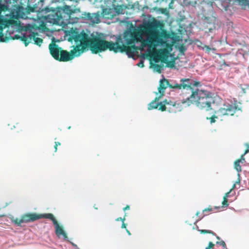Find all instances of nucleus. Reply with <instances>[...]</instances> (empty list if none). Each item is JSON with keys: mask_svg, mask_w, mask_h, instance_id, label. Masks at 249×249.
I'll return each instance as SVG.
<instances>
[{"mask_svg": "<svg viewBox=\"0 0 249 249\" xmlns=\"http://www.w3.org/2000/svg\"><path fill=\"white\" fill-rule=\"evenodd\" d=\"M143 33L147 35L146 39H142L141 47L140 50L143 51L144 48L147 47V52L149 55L156 51V48L159 45H163L165 43L162 38H169V34L165 30L161 33L155 29V26L152 23H148L142 27Z\"/></svg>", "mask_w": 249, "mask_h": 249, "instance_id": "f257e3e1", "label": "nucleus"}, {"mask_svg": "<svg viewBox=\"0 0 249 249\" xmlns=\"http://www.w3.org/2000/svg\"><path fill=\"white\" fill-rule=\"evenodd\" d=\"M188 86L186 87L184 91L182 92V95L185 99H183L182 104H186L190 106L191 104H195L197 107L205 109L208 111L211 109V104L213 101L211 93L205 90H196L193 91L189 86L190 85L188 83Z\"/></svg>", "mask_w": 249, "mask_h": 249, "instance_id": "f03ea898", "label": "nucleus"}, {"mask_svg": "<svg viewBox=\"0 0 249 249\" xmlns=\"http://www.w3.org/2000/svg\"><path fill=\"white\" fill-rule=\"evenodd\" d=\"M4 2L3 4L0 3V41L4 40L3 29L10 25H17V20L19 17L18 11H15L19 7H12V3H7Z\"/></svg>", "mask_w": 249, "mask_h": 249, "instance_id": "7ed1b4c3", "label": "nucleus"}, {"mask_svg": "<svg viewBox=\"0 0 249 249\" xmlns=\"http://www.w3.org/2000/svg\"><path fill=\"white\" fill-rule=\"evenodd\" d=\"M41 218L50 219L55 226V232L56 235L58 237L62 235L65 239L68 238L67 234L64 231L63 227L59 225L53 214L51 213L44 214L27 213L22 215L20 218H12V221L16 225L21 226L22 223L34 222Z\"/></svg>", "mask_w": 249, "mask_h": 249, "instance_id": "20e7f679", "label": "nucleus"}, {"mask_svg": "<svg viewBox=\"0 0 249 249\" xmlns=\"http://www.w3.org/2000/svg\"><path fill=\"white\" fill-rule=\"evenodd\" d=\"M115 45V42L107 41L100 36H95L89 38L88 47L92 53L97 54L107 50L114 52Z\"/></svg>", "mask_w": 249, "mask_h": 249, "instance_id": "39448f33", "label": "nucleus"}, {"mask_svg": "<svg viewBox=\"0 0 249 249\" xmlns=\"http://www.w3.org/2000/svg\"><path fill=\"white\" fill-rule=\"evenodd\" d=\"M238 111H242V107L240 103L234 100L231 103L224 104L221 107L214 111L212 117H207L206 119L210 120V123L213 124L215 122V119H217L218 117L224 115L233 116Z\"/></svg>", "mask_w": 249, "mask_h": 249, "instance_id": "423d86ee", "label": "nucleus"}, {"mask_svg": "<svg viewBox=\"0 0 249 249\" xmlns=\"http://www.w3.org/2000/svg\"><path fill=\"white\" fill-rule=\"evenodd\" d=\"M189 82L188 80H180V83L173 82L170 83L168 80L163 78L160 81L159 87H158V93L160 96H163L164 94L165 89L169 87L170 89L181 90L182 92L184 91L186 87H187Z\"/></svg>", "mask_w": 249, "mask_h": 249, "instance_id": "0eeeda50", "label": "nucleus"}, {"mask_svg": "<svg viewBox=\"0 0 249 249\" xmlns=\"http://www.w3.org/2000/svg\"><path fill=\"white\" fill-rule=\"evenodd\" d=\"M74 10L71 9V7L68 5L64 6L63 8H58L56 12L52 15V19L53 20V23L59 25L64 22V18H66V20H69L71 18V16L74 13Z\"/></svg>", "mask_w": 249, "mask_h": 249, "instance_id": "6e6552de", "label": "nucleus"}, {"mask_svg": "<svg viewBox=\"0 0 249 249\" xmlns=\"http://www.w3.org/2000/svg\"><path fill=\"white\" fill-rule=\"evenodd\" d=\"M89 38L88 34L85 33L78 34L73 37L76 44L75 46H73V48L78 52V54L82 53L88 48Z\"/></svg>", "mask_w": 249, "mask_h": 249, "instance_id": "1a4fd4ad", "label": "nucleus"}, {"mask_svg": "<svg viewBox=\"0 0 249 249\" xmlns=\"http://www.w3.org/2000/svg\"><path fill=\"white\" fill-rule=\"evenodd\" d=\"M158 109L161 111L167 110L170 113H176L181 110V107L179 104H176L170 100L165 99L160 102V106Z\"/></svg>", "mask_w": 249, "mask_h": 249, "instance_id": "9d476101", "label": "nucleus"}, {"mask_svg": "<svg viewBox=\"0 0 249 249\" xmlns=\"http://www.w3.org/2000/svg\"><path fill=\"white\" fill-rule=\"evenodd\" d=\"M115 46L114 53H118L119 52L121 53H126L129 56L133 55L134 53L137 50H140V48L141 47H139V48L136 46L135 45H132L131 46H128L125 45H120L119 44V42L117 41L115 42Z\"/></svg>", "mask_w": 249, "mask_h": 249, "instance_id": "9b49d317", "label": "nucleus"}, {"mask_svg": "<svg viewBox=\"0 0 249 249\" xmlns=\"http://www.w3.org/2000/svg\"><path fill=\"white\" fill-rule=\"evenodd\" d=\"M78 52L74 48L70 52L66 50H61L58 59L59 61L67 62L72 60L75 56H79Z\"/></svg>", "mask_w": 249, "mask_h": 249, "instance_id": "f8f14e48", "label": "nucleus"}, {"mask_svg": "<svg viewBox=\"0 0 249 249\" xmlns=\"http://www.w3.org/2000/svg\"><path fill=\"white\" fill-rule=\"evenodd\" d=\"M50 53L52 56L56 60L58 59L60 52L62 50L58 45L55 43H51L49 46Z\"/></svg>", "mask_w": 249, "mask_h": 249, "instance_id": "ddd939ff", "label": "nucleus"}, {"mask_svg": "<svg viewBox=\"0 0 249 249\" xmlns=\"http://www.w3.org/2000/svg\"><path fill=\"white\" fill-rule=\"evenodd\" d=\"M168 58V52L165 50H160L158 53L156 54L154 58V60L156 62H158L161 60L162 62H165Z\"/></svg>", "mask_w": 249, "mask_h": 249, "instance_id": "4468645a", "label": "nucleus"}, {"mask_svg": "<svg viewBox=\"0 0 249 249\" xmlns=\"http://www.w3.org/2000/svg\"><path fill=\"white\" fill-rule=\"evenodd\" d=\"M215 18L213 16L211 17H205L204 19V24L209 31H211L215 28Z\"/></svg>", "mask_w": 249, "mask_h": 249, "instance_id": "2eb2a0df", "label": "nucleus"}, {"mask_svg": "<svg viewBox=\"0 0 249 249\" xmlns=\"http://www.w3.org/2000/svg\"><path fill=\"white\" fill-rule=\"evenodd\" d=\"M101 14L102 17L107 19H111L116 16L114 10L110 8H104Z\"/></svg>", "mask_w": 249, "mask_h": 249, "instance_id": "dca6fc26", "label": "nucleus"}, {"mask_svg": "<svg viewBox=\"0 0 249 249\" xmlns=\"http://www.w3.org/2000/svg\"><path fill=\"white\" fill-rule=\"evenodd\" d=\"M84 18L90 20L93 23H98L100 22L99 15L98 14L86 13L84 14Z\"/></svg>", "mask_w": 249, "mask_h": 249, "instance_id": "f3484780", "label": "nucleus"}, {"mask_svg": "<svg viewBox=\"0 0 249 249\" xmlns=\"http://www.w3.org/2000/svg\"><path fill=\"white\" fill-rule=\"evenodd\" d=\"M161 97L162 96L160 95L158 97H155V99L148 104V109L151 110L159 108L158 107H159L160 106V102L158 103L157 102L159 101Z\"/></svg>", "mask_w": 249, "mask_h": 249, "instance_id": "a211bd4d", "label": "nucleus"}, {"mask_svg": "<svg viewBox=\"0 0 249 249\" xmlns=\"http://www.w3.org/2000/svg\"><path fill=\"white\" fill-rule=\"evenodd\" d=\"M38 33L36 32H31L30 34V39L34 41V43L40 46L43 42V39L41 38L36 37V36H38Z\"/></svg>", "mask_w": 249, "mask_h": 249, "instance_id": "6ab92c4d", "label": "nucleus"}, {"mask_svg": "<svg viewBox=\"0 0 249 249\" xmlns=\"http://www.w3.org/2000/svg\"><path fill=\"white\" fill-rule=\"evenodd\" d=\"M188 80L189 82H188L189 85H190V86H189V88L192 90L196 91V90H199L198 89H194V87H198V86H200V83L199 81H195L194 83L192 82L191 80L189 78H182L180 80Z\"/></svg>", "mask_w": 249, "mask_h": 249, "instance_id": "aec40b11", "label": "nucleus"}, {"mask_svg": "<svg viewBox=\"0 0 249 249\" xmlns=\"http://www.w3.org/2000/svg\"><path fill=\"white\" fill-rule=\"evenodd\" d=\"M30 38V34L29 35H23L21 36L20 40L23 41L25 46H27L29 43L31 41V39Z\"/></svg>", "mask_w": 249, "mask_h": 249, "instance_id": "412c9836", "label": "nucleus"}, {"mask_svg": "<svg viewBox=\"0 0 249 249\" xmlns=\"http://www.w3.org/2000/svg\"><path fill=\"white\" fill-rule=\"evenodd\" d=\"M136 40L137 36L135 34L132 33L131 34V38L126 39V43L128 45H132Z\"/></svg>", "mask_w": 249, "mask_h": 249, "instance_id": "4be33fe9", "label": "nucleus"}, {"mask_svg": "<svg viewBox=\"0 0 249 249\" xmlns=\"http://www.w3.org/2000/svg\"><path fill=\"white\" fill-rule=\"evenodd\" d=\"M201 49L208 53H209L211 51H213V52L216 51L215 48H211L209 46L206 45H204L203 46L201 47Z\"/></svg>", "mask_w": 249, "mask_h": 249, "instance_id": "5701e85b", "label": "nucleus"}, {"mask_svg": "<svg viewBox=\"0 0 249 249\" xmlns=\"http://www.w3.org/2000/svg\"><path fill=\"white\" fill-rule=\"evenodd\" d=\"M240 162H241L240 160H237L234 162V168L238 172H241L242 170L241 166L240 165Z\"/></svg>", "mask_w": 249, "mask_h": 249, "instance_id": "b1692460", "label": "nucleus"}, {"mask_svg": "<svg viewBox=\"0 0 249 249\" xmlns=\"http://www.w3.org/2000/svg\"><path fill=\"white\" fill-rule=\"evenodd\" d=\"M18 0H5V1L7 3H12V4L11 5V7H19V6L18 4Z\"/></svg>", "mask_w": 249, "mask_h": 249, "instance_id": "393cba45", "label": "nucleus"}, {"mask_svg": "<svg viewBox=\"0 0 249 249\" xmlns=\"http://www.w3.org/2000/svg\"><path fill=\"white\" fill-rule=\"evenodd\" d=\"M166 63V66L167 67L173 68L175 66V60H172L170 61H168L167 60L165 62Z\"/></svg>", "mask_w": 249, "mask_h": 249, "instance_id": "a878e982", "label": "nucleus"}, {"mask_svg": "<svg viewBox=\"0 0 249 249\" xmlns=\"http://www.w3.org/2000/svg\"><path fill=\"white\" fill-rule=\"evenodd\" d=\"M199 231H200V232L201 233H202V234L210 233V234H213V235H216V234L214 232H213V231H212L211 230H199Z\"/></svg>", "mask_w": 249, "mask_h": 249, "instance_id": "bb28decb", "label": "nucleus"}, {"mask_svg": "<svg viewBox=\"0 0 249 249\" xmlns=\"http://www.w3.org/2000/svg\"><path fill=\"white\" fill-rule=\"evenodd\" d=\"M239 4L243 6H249V0H238Z\"/></svg>", "mask_w": 249, "mask_h": 249, "instance_id": "cd10ccee", "label": "nucleus"}, {"mask_svg": "<svg viewBox=\"0 0 249 249\" xmlns=\"http://www.w3.org/2000/svg\"><path fill=\"white\" fill-rule=\"evenodd\" d=\"M154 67L156 69V71L159 73L161 72V69L162 66L159 64H155L154 65Z\"/></svg>", "mask_w": 249, "mask_h": 249, "instance_id": "c85d7f7f", "label": "nucleus"}, {"mask_svg": "<svg viewBox=\"0 0 249 249\" xmlns=\"http://www.w3.org/2000/svg\"><path fill=\"white\" fill-rule=\"evenodd\" d=\"M216 244H219V245L222 246L224 249H227L226 245L224 241L222 240L221 241H217L216 242Z\"/></svg>", "mask_w": 249, "mask_h": 249, "instance_id": "c756f323", "label": "nucleus"}, {"mask_svg": "<svg viewBox=\"0 0 249 249\" xmlns=\"http://www.w3.org/2000/svg\"><path fill=\"white\" fill-rule=\"evenodd\" d=\"M113 9L114 10L115 14H117V15H119L122 13V9L120 7H117Z\"/></svg>", "mask_w": 249, "mask_h": 249, "instance_id": "7c9ffc66", "label": "nucleus"}, {"mask_svg": "<svg viewBox=\"0 0 249 249\" xmlns=\"http://www.w3.org/2000/svg\"><path fill=\"white\" fill-rule=\"evenodd\" d=\"M222 204L223 207L228 206V199L225 197H223V200L222 202Z\"/></svg>", "mask_w": 249, "mask_h": 249, "instance_id": "2f4dec72", "label": "nucleus"}, {"mask_svg": "<svg viewBox=\"0 0 249 249\" xmlns=\"http://www.w3.org/2000/svg\"><path fill=\"white\" fill-rule=\"evenodd\" d=\"M237 183L238 184L240 183V179H238V181H236L235 182V183L232 185V188L230 189V190H231V192L235 188L236 184H237Z\"/></svg>", "mask_w": 249, "mask_h": 249, "instance_id": "473e14b6", "label": "nucleus"}, {"mask_svg": "<svg viewBox=\"0 0 249 249\" xmlns=\"http://www.w3.org/2000/svg\"><path fill=\"white\" fill-rule=\"evenodd\" d=\"M124 216H125V215ZM124 220H125V216H124V218L118 217L116 219V221H121L122 222H123V221H124Z\"/></svg>", "mask_w": 249, "mask_h": 249, "instance_id": "72a5a7b5", "label": "nucleus"}, {"mask_svg": "<svg viewBox=\"0 0 249 249\" xmlns=\"http://www.w3.org/2000/svg\"><path fill=\"white\" fill-rule=\"evenodd\" d=\"M137 65L141 68L143 67L144 66L143 61L141 60L137 64Z\"/></svg>", "mask_w": 249, "mask_h": 249, "instance_id": "f704fd0d", "label": "nucleus"}, {"mask_svg": "<svg viewBox=\"0 0 249 249\" xmlns=\"http://www.w3.org/2000/svg\"><path fill=\"white\" fill-rule=\"evenodd\" d=\"M214 246V244L213 243H212V242H209L208 243V246L207 247L212 249V248H213Z\"/></svg>", "mask_w": 249, "mask_h": 249, "instance_id": "c9c22d12", "label": "nucleus"}, {"mask_svg": "<svg viewBox=\"0 0 249 249\" xmlns=\"http://www.w3.org/2000/svg\"><path fill=\"white\" fill-rule=\"evenodd\" d=\"M20 37H21V36H20L18 35H16L14 36L13 37V38L14 39H20Z\"/></svg>", "mask_w": 249, "mask_h": 249, "instance_id": "e433bc0d", "label": "nucleus"}, {"mask_svg": "<svg viewBox=\"0 0 249 249\" xmlns=\"http://www.w3.org/2000/svg\"><path fill=\"white\" fill-rule=\"evenodd\" d=\"M231 192V190H230L228 192L226 193L223 197L227 198L229 196V194Z\"/></svg>", "mask_w": 249, "mask_h": 249, "instance_id": "4c0bfd02", "label": "nucleus"}, {"mask_svg": "<svg viewBox=\"0 0 249 249\" xmlns=\"http://www.w3.org/2000/svg\"><path fill=\"white\" fill-rule=\"evenodd\" d=\"M121 228L122 229H126V224L124 223V221L122 222Z\"/></svg>", "mask_w": 249, "mask_h": 249, "instance_id": "58836bf2", "label": "nucleus"}, {"mask_svg": "<svg viewBox=\"0 0 249 249\" xmlns=\"http://www.w3.org/2000/svg\"><path fill=\"white\" fill-rule=\"evenodd\" d=\"M244 155L242 154L241 155L240 158L239 159V160H241V163H243V161L245 160V158H244Z\"/></svg>", "mask_w": 249, "mask_h": 249, "instance_id": "ea45409f", "label": "nucleus"}, {"mask_svg": "<svg viewBox=\"0 0 249 249\" xmlns=\"http://www.w3.org/2000/svg\"><path fill=\"white\" fill-rule=\"evenodd\" d=\"M212 210V208H207L205 209L203 211V212H207V211H211Z\"/></svg>", "mask_w": 249, "mask_h": 249, "instance_id": "a19ab883", "label": "nucleus"}, {"mask_svg": "<svg viewBox=\"0 0 249 249\" xmlns=\"http://www.w3.org/2000/svg\"><path fill=\"white\" fill-rule=\"evenodd\" d=\"M129 209H130V207H129V205H126L125 207H124V208H123V210H124V211H126V210H129Z\"/></svg>", "mask_w": 249, "mask_h": 249, "instance_id": "79ce46f5", "label": "nucleus"}, {"mask_svg": "<svg viewBox=\"0 0 249 249\" xmlns=\"http://www.w3.org/2000/svg\"><path fill=\"white\" fill-rule=\"evenodd\" d=\"M249 151V149L248 148L247 149H246L244 152V153L243 154L244 155H246L248 152Z\"/></svg>", "mask_w": 249, "mask_h": 249, "instance_id": "37998d69", "label": "nucleus"}, {"mask_svg": "<svg viewBox=\"0 0 249 249\" xmlns=\"http://www.w3.org/2000/svg\"><path fill=\"white\" fill-rule=\"evenodd\" d=\"M71 245L75 248H77V246L76 244H74L73 243H71Z\"/></svg>", "mask_w": 249, "mask_h": 249, "instance_id": "c03bdc74", "label": "nucleus"}, {"mask_svg": "<svg viewBox=\"0 0 249 249\" xmlns=\"http://www.w3.org/2000/svg\"><path fill=\"white\" fill-rule=\"evenodd\" d=\"M57 145H54V149H55L54 150V152H56L57 149Z\"/></svg>", "mask_w": 249, "mask_h": 249, "instance_id": "a18cd8bd", "label": "nucleus"}, {"mask_svg": "<svg viewBox=\"0 0 249 249\" xmlns=\"http://www.w3.org/2000/svg\"><path fill=\"white\" fill-rule=\"evenodd\" d=\"M61 144L59 142H55V145H57L58 146V145H60Z\"/></svg>", "mask_w": 249, "mask_h": 249, "instance_id": "49530a36", "label": "nucleus"}, {"mask_svg": "<svg viewBox=\"0 0 249 249\" xmlns=\"http://www.w3.org/2000/svg\"><path fill=\"white\" fill-rule=\"evenodd\" d=\"M126 231L128 235H131V233L129 231H128L127 229H126Z\"/></svg>", "mask_w": 249, "mask_h": 249, "instance_id": "de8ad7c7", "label": "nucleus"}, {"mask_svg": "<svg viewBox=\"0 0 249 249\" xmlns=\"http://www.w3.org/2000/svg\"><path fill=\"white\" fill-rule=\"evenodd\" d=\"M216 238H217V239H218V240H219V239H220V237H219V236H216Z\"/></svg>", "mask_w": 249, "mask_h": 249, "instance_id": "09e8293b", "label": "nucleus"}, {"mask_svg": "<svg viewBox=\"0 0 249 249\" xmlns=\"http://www.w3.org/2000/svg\"><path fill=\"white\" fill-rule=\"evenodd\" d=\"M211 249V248H209V247H207L206 248V249Z\"/></svg>", "mask_w": 249, "mask_h": 249, "instance_id": "8fccbe9b", "label": "nucleus"}, {"mask_svg": "<svg viewBox=\"0 0 249 249\" xmlns=\"http://www.w3.org/2000/svg\"><path fill=\"white\" fill-rule=\"evenodd\" d=\"M94 209H96V210L98 209V208H97L96 207H95V206H94Z\"/></svg>", "mask_w": 249, "mask_h": 249, "instance_id": "3c124183", "label": "nucleus"}, {"mask_svg": "<svg viewBox=\"0 0 249 249\" xmlns=\"http://www.w3.org/2000/svg\"><path fill=\"white\" fill-rule=\"evenodd\" d=\"M198 213H199L198 212H197L196 213V215H197L198 214Z\"/></svg>", "mask_w": 249, "mask_h": 249, "instance_id": "603ef678", "label": "nucleus"}, {"mask_svg": "<svg viewBox=\"0 0 249 249\" xmlns=\"http://www.w3.org/2000/svg\"><path fill=\"white\" fill-rule=\"evenodd\" d=\"M44 0H40L41 2H43Z\"/></svg>", "mask_w": 249, "mask_h": 249, "instance_id": "864d4df0", "label": "nucleus"}, {"mask_svg": "<svg viewBox=\"0 0 249 249\" xmlns=\"http://www.w3.org/2000/svg\"><path fill=\"white\" fill-rule=\"evenodd\" d=\"M2 2V0H0V3Z\"/></svg>", "mask_w": 249, "mask_h": 249, "instance_id": "5fc2aeb1", "label": "nucleus"}, {"mask_svg": "<svg viewBox=\"0 0 249 249\" xmlns=\"http://www.w3.org/2000/svg\"><path fill=\"white\" fill-rule=\"evenodd\" d=\"M75 249H79L78 247L75 248Z\"/></svg>", "mask_w": 249, "mask_h": 249, "instance_id": "6e6d98bb", "label": "nucleus"}, {"mask_svg": "<svg viewBox=\"0 0 249 249\" xmlns=\"http://www.w3.org/2000/svg\"><path fill=\"white\" fill-rule=\"evenodd\" d=\"M71 21H68V23H70Z\"/></svg>", "mask_w": 249, "mask_h": 249, "instance_id": "4d7b16f0", "label": "nucleus"}, {"mask_svg": "<svg viewBox=\"0 0 249 249\" xmlns=\"http://www.w3.org/2000/svg\"><path fill=\"white\" fill-rule=\"evenodd\" d=\"M248 148L249 149V145L248 146Z\"/></svg>", "mask_w": 249, "mask_h": 249, "instance_id": "13d9d810", "label": "nucleus"}]
</instances>
